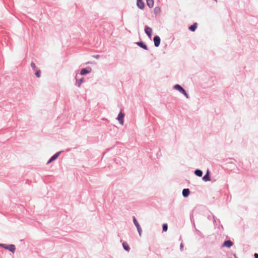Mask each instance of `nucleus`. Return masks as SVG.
Masks as SVG:
<instances>
[{
    "mask_svg": "<svg viewBox=\"0 0 258 258\" xmlns=\"http://www.w3.org/2000/svg\"><path fill=\"white\" fill-rule=\"evenodd\" d=\"M174 88L180 92L182 93L187 98H188V95L186 93L185 91L183 89L182 87H181L180 85L177 84L174 86Z\"/></svg>",
    "mask_w": 258,
    "mask_h": 258,
    "instance_id": "1",
    "label": "nucleus"
},
{
    "mask_svg": "<svg viewBox=\"0 0 258 258\" xmlns=\"http://www.w3.org/2000/svg\"><path fill=\"white\" fill-rule=\"evenodd\" d=\"M0 246L6 249L9 250L10 251H11L13 253L15 252V246L13 244H11L10 245L6 246L4 244H0Z\"/></svg>",
    "mask_w": 258,
    "mask_h": 258,
    "instance_id": "2",
    "label": "nucleus"
},
{
    "mask_svg": "<svg viewBox=\"0 0 258 258\" xmlns=\"http://www.w3.org/2000/svg\"><path fill=\"white\" fill-rule=\"evenodd\" d=\"M124 114L122 112H120L117 118V119L119 121V123L122 125L123 124V118L124 117Z\"/></svg>",
    "mask_w": 258,
    "mask_h": 258,
    "instance_id": "3",
    "label": "nucleus"
},
{
    "mask_svg": "<svg viewBox=\"0 0 258 258\" xmlns=\"http://www.w3.org/2000/svg\"><path fill=\"white\" fill-rule=\"evenodd\" d=\"M145 31L147 35L150 37L151 38L152 36V29L149 27L148 26H146Z\"/></svg>",
    "mask_w": 258,
    "mask_h": 258,
    "instance_id": "4",
    "label": "nucleus"
},
{
    "mask_svg": "<svg viewBox=\"0 0 258 258\" xmlns=\"http://www.w3.org/2000/svg\"><path fill=\"white\" fill-rule=\"evenodd\" d=\"M154 42L155 46L158 47L159 46L160 43V38L159 36H156L154 38Z\"/></svg>",
    "mask_w": 258,
    "mask_h": 258,
    "instance_id": "5",
    "label": "nucleus"
},
{
    "mask_svg": "<svg viewBox=\"0 0 258 258\" xmlns=\"http://www.w3.org/2000/svg\"><path fill=\"white\" fill-rule=\"evenodd\" d=\"M137 5L141 9H143L145 7L144 3L142 0H137Z\"/></svg>",
    "mask_w": 258,
    "mask_h": 258,
    "instance_id": "6",
    "label": "nucleus"
},
{
    "mask_svg": "<svg viewBox=\"0 0 258 258\" xmlns=\"http://www.w3.org/2000/svg\"><path fill=\"white\" fill-rule=\"evenodd\" d=\"M233 245V242L230 240H227L224 242L222 246L223 247H230Z\"/></svg>",
    "mask_w": 258,
    "mask_h": 258,
    "instance_id": "7",
    "label": "nucleus"
},
{
    "mask_svg": "<svg viewBox=\"0 0 258 258\" xmlns=\"http://www.w3.org/2000/svg\"><path fill=\"white\" fill-rule=\"evenodd\" d=\"M91 71V69L90 68H88L87 69H83L81 71V75H84L86 74L90 73Z\"/></svg>",
    "mask_w": 258,
    "mask_h": 258,
    "instance_id": "8",
    "label": "nucleus"
},
{
    "mask_svg": "<svg viewBox=\"0 0 258 258\" xmlns=\"http://www.w3.org/2000/svg\"><path fill=\"white\" fill-rule=\"evenodd\" d=\"M190 191L188 188H184L182 190V195L184 197H187L189 196Z\"/></svg>",
    "mask_w": 258,
    "mask_h": 258,
    "instance_id": "9",
    "label": "nucleus"
},
{
    "mask_svg": "<svg viewBox=\"0 0 258 258\" xmlns=\"http://www.w3.org/2000/svg\"><path fill=\"white\" fill-rule=\"evenodd\" d=\"M59 152H58L57 153H56L55 154H54L50 159L47 162V164H49V163L52 162L53 161H54V160H55L57 158L59 154Z\"/></svg>",
    "mask_w": 258,
    "mask_h": 258,
    "instance_id": "10",
    "label": "nucleus"
},
{
    "mask_svg": "<svg viewBox=\"0 0 258 258\" xmlns=\"http://www.w3.org/2000/svg\"><path fill=\"white\" fill-rule=\"evenodd\" d=\"M203 180L205 181H210L209 171L207 170L206 175L203 177Z\"/></svg>",
    "mask_w": 258,
    "mask_h": 258,
    "instance_id": "11",
    "label": "nucleus"
},
{
    "mask_svg": "<svg viewBox=\"0 0 258 258\" xmlns=\"http://www.w3.org/2000/svg\"><path fill=\"white\" fill-rule=\"evenodd\" d=\"M147 4L148 6L150 8H152L154 6V1L153 0H146Z\"/></svg>",
    "mask_w": 258,
    "mask_h": 258,
    "instance_id": "12",
    "label": "nucleus"
},
{
    "mask_svg": "<svg viewBox=\"0 0 258 258\" xmlns=\"http://www.w3.org/2000/svg\"><path fill=\"white\" fill-rule=\"evenodd\" d=\"M197 27V23H195L189 27V29L191 31H195Z\"/></svg>",
    "mask_w": 258,
    "mask_h": 258,
    "instance_id": "13",
    "label": "nucleus"
},
{
    "mask_svg": "<svg viewBox=\"0 0 258 258\" xmlns=\"http://www.w3.org/2000/svg\"><path fill=\"white\" fill-rule=\"evenodd\" d=\"M137 44L139 46H140L141 47L144 48V49H146V50L147 49V46L144 43H143L142 42H137Z\"/></svg>",
    "mask_w": 258,
    "mask_h": 258,
    "instance_id": "14",
    "label": "nucleus"
},
{
    "mask_svg": "<svg viewBox=\"0 0 258 258\" xmlns=\"http://www.w3.org/2000/svg\"><path fill=\"white\" fill-rule=\"evenodd\" d=\"M195 173L197 176L199 177H201L203 174L202 171L199 169H197L196 170H195Z\"/></svg>",
    "mask_w": 258,
    "mask_h": 258,
    "instance_id": "15",
    "label": "nucleus"
},
{
    "mask_svg": "<svg viewBox=\"0 0 258 258\" xmlns=\"http://www.w3.org/2000/svg\"><path fill=\"white\" fill-rule=\"evenodd\" d=\"M122 246L124 248V249L125 250H126V251H129L130 250V246H128V245L127 244V243L126 242H123L122 243Z\"/></svg>",
    "mask_w": 258,
    "mask_h": 258,
    "instance_id": "16",
    "label": "nucleus"
},
{
    "mask_svg": "<svg viewBox=\"0 0 258 258\" xmlns=\"http://www.w3.org/2000/svg\"><path fill=\"white\" fill-rule=\"evenodd\" d=\"M35 75L37 78H40L41 75V71L40 70H37L35 73Z\"/></svg>",
    "mask_w": 258,
    "mask_h": 258,
    "instance_id": "17",
    "label": "nucleus"
},
{
    "mask_svg": "<svg viewBox=\"0 0 258 258\" xmlns=\"http://www.w3.org/2000/svg\"><path fill=\"white\" fill-rule=\"evenodd\" d=\"M133 222L136 227L139 225V224L136 220L135 217H133Z\"/></svg>",
    "mask_w": 258,
    "mask_h": 258,
    "instance_id": "18",
    "label": "nucleus"
},
{
    "mask_svg": "<svg viewBox=\"0 0 258 258\" xmlns=\"http://www.w3.org/2000/svg\"><path fill=\"white\" fill-rule=\"evenodd\" d=\"M167 228H168L167 225L166 224H164L163 225V230L164 231H166L167 230Z\"/></svg>",
    "mask_w": 258,
    "mask_h": 258,
    "instance_id": "19",
    "label": "nucleus"
},
{
    "mask_svg": "<svg viewBox=\"0 0 258 258\" xmlns=\"http://www.w3.org/2000/svg\"><path fill=\"white\" fill-rule=\"evenodd\" d=\"M31 67L34 69H36V68L35 64L33 62L31 63Z\"/></svg>",
    "mask_w": 258,
    "mask_h": 258,
    "instance_id": "20",
    "label": "nucleus"
},
{
    "mask_svg": "<svg viewBox=\"0 0 258 258\" xmlns=\"http://www.w3.org/2000/svg\"><path fill=\"white\" fill-rule=\"evenodd\" d=\"M83 79H81L80 80L79 82V86H80L81 84L83 82Z\"/></svg>",
    "mask_w": 258,
    "mask_h": 258,
    "instance_id": "21",
    "label": "nucleus"
},
{
    "mask_svg": "<svg viewBox=\"0 0 258 258\" xmlns=\"http://www.w3.org/2000/svg\"><path fill=\"white\" fill-rule=\"evenodd\" d=\"M138 232L139 233V235L141 236V232H142V229H138Z\"/></svg>",
    "mask_w": 258,
    "mask_h": 258,
    "instance_id": "22",
    "label": "nucleus"
},
{
    "mask_svg": "<svg viewBox=\"0 0 258 258\" xmlns=\"http://www.w3.org/2000/svg\"><path fill=\"white\" fill-rule=\"evenodd\" d=\"M94 57H95V58H99V55H94L93 56Z\"/></svg>",
    "mask_w": 258,
    "mask_h": 258,
    "instance_id": "23",
    "label": "nucleus"
},
{
    "mask_svg": "<svg viewBox=\"0 0 258 258\" xmlns=\"http://www.w3.org/2000/svg\"><path fill=\"white\" fill-rule=\"evenodd\" d=\"M254 257L255 258H258V254L257 253H255L254 254Z\"/></svg>",
    "mask_w": 258,
    "mask_h": 258,
    "instance_id": "24",
    "label": "nucleus"
},
{
    "mask_svg": "<svg viewBox=\"0 0 258 258\" xmlns=\"http://www.w3.org/2000/svg\"><path fill=\"white\" fill-rule=\"evenodd\" d=\"M136 227H137V229H140L141 228V227H140V225L138 226H137Z\"/></svg>",
    "mask_w": 258,
    "mask_h": 258,
    "instance_id": "25",
    "label": "nucleus"
}]
</instances>
